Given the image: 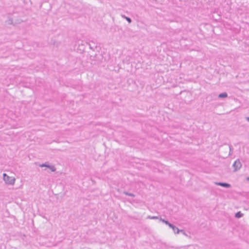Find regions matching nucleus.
<instances>
[{
  "instance_id": "1",
  "label": "nucleus",
  "mask_w": 249,
  "mask_h": 249,
  "mask_svg": "<svg viewBox=\"0 0 249 249\" xmlns=\"http://www.w3.org/2000/svg\"><path fill=\"white\" fill-rule=\"evenodd\" d=\"M3 178L7 184L13 185L15 183V178L12 177H9L6 173L3 174Z\"/></svg>"
},
{
  "instance_id": "2",
  "label": "nucleus",
  "mask_w": 249,
  "mask_h": 249,
  "mask_svg": "<svg viewBox=\"0 0 249 249\" xmlns=\"http://www.w3.org/2000/svg\"><path fill=\"white\" fill-rule=\"evenodd\" d=\"M242 163L239 159H237L233 163L232 167L233 168V172H235L239 170L242 167Z\"/></svg>"
},
{
  "instance_id": "3",
  "label": "nucleus",
  "mask_w": 249,
  "mask_h": 249,
  "mask_svg": "<svg viewBox=\"0 0 249 249\" xmlns=\"http://www.w3.org/2000/svg\"><path fill=\"white\" fill-rule=\"evenodd\" d=\"M215 184L217 185L222 186L226 188H229L231 187V185L228 183L222 182H215Z\"/></svg>"
},
{
  "instance_id": "4",
  "label": "nucleus",
  "mask_w": 249,
  "mask_h": 249,
  "mask_svg": "<svg viewBox=\"0 0 249 249\" xmlns=\"http://www.w3.org/2000/svg\"><path fill=\"white\" fill-rule=\"evenodd\" d=\"M168 226L170 228L172 229L173 231L175 233H178L179 232V230L174 224L170 223Z\"/></svg>"
},
{
  "instance_id": "5",
  "label": "nucleus",
  "mask_w": 249,
  "mask_h": 249,
  "mask_svg": "<svg viewBox=\"0 0 249 249\" xmlns=\"http://www.w3.org/2000/svg\"><path fill=\"white\" fill-rule=\"evenodd\" d=\"M227 97H228V94L226 92L221 93L218 96V97L219 98H225Z\"/></svg>"
},
{
  "instance_id": "6",
  "label": "nucleus",
  "mask_w": 249,
  "mask_h": 249,
  "mask_svg": "<svg viewBox=\"0 0 249 249\" xmlns=\"http://www.w3.org/2000/svg\"><path fill=\"white\" fill-rule=\"evenodd\" d=\"M50 163L48 161H46L45 162V163H43L42 164H40L39 165V167H47L48 168V166L50 165Z\"/></svg>"
},
{
  "instance_id": "7",
  "label": "nucleus",
  "mask_w": 249,
  "mask_h": 249,
  "mask_svg": "<svg viewBox=\"0 0 249 249\" xmlns=\"http://www.w3.org/2000/svg\"><path fill=\"white\" fill-rule=\"evenodd\" d=\"M243 216V214L240 211L237 212L235 214V217L237 218H241Z\"/></svg>"
},
{
  "instance_id": "8",
  "label": "nucleus",
  "mask_w": 249,
  "mask_h": 249,
  "mask_svg": "<svg viewBox=\"0 0 249 249\" xmlns=\"http://www.w3.org/2000/svg\"><path fill=\"white\" fill-rule=\"evenodd\" d=\"M122 17L124 18L129 23H131L132 22V19H131L130 18L126 17L125 15H122Z\"/></svg>"
},
{
  "instance_id": "9",
  "label": "nucleus",
  "mask_w": 249,
  "mask_h": 249,
  "mask_svg": "<svg viewBox=\"0 0 249 249\" xmlns=\"http://www.w3.org/2000/svg\"><path fill=\"white\" fill-rule=\"evenodd\" d=\"M123 194H125V195H127V196H132V197H135V195L133 194V193H129L127 191H124L123 192Z\"/></svg>"
},
{
  "instance_id": "10",
  "label": "nucleus",
  "mask_w": 249,
  "mask_h": 249,
  "mask_svg": "<svg viewBox=\"0 0 249 249\" xmlns=\"http://www.w3.org/2000/svg\"><path fill=\"white\" fill-rule=\"evenodd\" d=\"M48 168L50 169L51 172H55L56 171V168L54 167V166L52 165H50L48 166Z\"/></svg>"
},
{
  "instance_id": "11",
  "label": "nucleus",
  "mask_w": 249,
  "mask_h": 249,
  "mask_svg": "<svg viewBox=\"0 0 249 249\" xmlns=\"http://www.w3.org/2000/svg\"><path fill=\"white\" fill-rule=\"evenodd\" d=\"M8 25H13V19L12 18H9L8 20L5 21Z\"/></svg>"
},
{
  "instance_id": "12",
  "label": "nucleus",
  "mask_w": 249,
  "mask_h": 249,
  "mask_svg": "<svg viewBox=\"0 0 249 249\" xmlns=\"http://www.w3.org/2000/svg\"><path fill=\"white\" fill-rule=\"evenodd\" d=\"M160 221H162V222L164 223L167 225H168L170 223V222L168 220H166L164 219H162L161 217L160 218Z\"/></svg>"
},
{
  "instance_id": "13",
  "label": "nucleus",
  "mask_w": 249,
  "mask_h": 249,
  "mask_svg": "<svg viewBox=\"0 0 249 249\" xmlns=\"http://www.w3.org/2000/svg\"><path fill=\"white\" fill-rule=\"evenodd\" d=\"M147 219H159V217L158 216H150V215H148L147 217Z\"/></svg>"
},
{
  "instance_id": "14",
  "label": "nucleus",
  "mask_w": 249,
  "mask_h": 249,
  "mask_svg": "<svg viewBox=\"0 0 249 249\" xmlns=\"http://www.w3.org/2000/svg\"><path fill=\"white\" fill-rule=\"evenodd\" d=\"M179 232L182 233L184 235H187L185 233V231L183 230H179Z\"/></svg>"
},
{
  "instance_id": "15",
  "label": "nucleus",
  "mask_w": 249,
  "mask_h": 249,
  "mask_svg": "<svg viewBox=\"0 0 249 249\" xmlns=\"http://www.w3.org/2000/svg\"><path fill=\"white\" fill-rule=\"evenodd\" d=\"M229 148H230V152H229V155H231V153H232V152L231 151V147L230 146H229Z\"/></svg>"
},
{
  "instance_id": "16",
  "label": "nucleus",
  "mask_w": 249,
  "mask_h": 249,
  "mask_svg": "<svg viewBox=\"0 0 249 249\" xmlns=\"http://www.w3.org/2000/svg\"><path fill=\"white\" fill-rule=\"evenodd\" d=\"M246 120L249 122V117H245Z\"/></svg>"
},
{
  "instance_id": "17",
  "label": "nucleus",
  "mask_w": 249,
  "mask_h": 249,
  "mask_svg": "<svg viewBox=\"0 0 249 249\" xmlns=\"http://www.w3.org/2000/svg\"><path fill=\"white\" fill-rule=\"evenodd\" d=\"M247 180L249 181V177L247 178Z\"/></svg>"
}]
</instances>
